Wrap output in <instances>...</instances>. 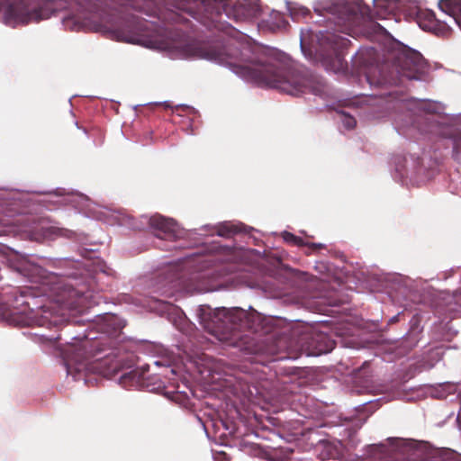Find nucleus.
<instances>
[{
    "label": "nucleus",
    "mask_w": 461,
    "mask_h": 461,
    "mask_svg": "<svg viewBox=\"0 0 461 461\" xmlns=\"http://www.w3.org/2000/svg\"><path fill=\"white\" fill-rule=\"evenodd\" d=\"M374 1H375V5L376 6H381L382 5L381 2H384V3L388 2V0H374Z\"/></svg>",
    "instance_id": "obj_22"
},
{
    "label": "nucleus",
    "mask_w": 461,
    "mask_h": 461,
    "mask_svg": "<svg viewBox=\"0 0 461 461\" xmlns=\"http://www.w3.org/2000/svg\"><path fill=\"white\" fill-rule=\"evenodd\" d=\"M44 0H0V8L5 9V19L8 24H27L45 18L42 5Z\"/></svg>",
    "instance_id": "obj_6"
},
{
    "label": "nucleus",
    "mask_w": 461,
    "mask_h": 461,
    "mask_svg": "<svg viewBox=\"0 0 461 461\" xmlns=\"http://www.w3.org/2000/svg\"><path fill=\"white\" fill-rule=\"evenodd\" d=\"M149 370V366H142L140 371L133 370L128 374V376L136 383H140L145 378V373Z\"/></svg>",
    "instance_id": "obj_18"
},
{
    "label": "nucleus",
    "mask_w": 461,
    "mask_h": 461,
    "mask_svg": "<svg viewBox=\"0 0 461 461\" xmlns=\"http://www.w3.org/2000/svg\"><path fill=\"white\" fill-rule=\"evenodd\" d=\"M68 373H70V364L68 363Z\"/></svg>",
    "instance_id": "obj_25"
},
{
    "label": "nucleus",
    "mask_w": 461,
    "mask_h": 461,
    "mask_svg": "<svg viewBox=\"0 0 461 461\" xmlns=\"http://www.w3.org/2000/svg\"><path fill=\"white\" fill-rule=\"evenodd\" d=\"M419 26L438 36L447 37L450 34V27L446 22L440 21L431 10H420L417 14Z\"/></svg>",
    "instance_id": "obj_12"
},
{
    "label": "nucleus",
    "mask_w": 461,
    "mask_h": 461,
    "mask_svg": "<svg viewBox=\"0 0 461 461\" xmlns=\"http://www.w3.org/2000/svg\"><path fill=\"white\" fill-rule=\"evenodd\" d=\"M327 9L334 15L338 30L345 34H350L359 23L362 13L359 0H333Z\"/></svg>",
    "instance_id": "obj_7"
},
{
    "label": "nucleus",
    "mask_w": 461,
    "mask_h": 461,
    "mask_svg": "<svg viewBox=\"0 0 461 461\" xmlns=\"http://www.w3.org/2000/svg\"><path fill=\"white\" fill-rule=\"evenodd\" d=\"M293 245H296L298 247L309 246L310 248L314 249H319L323 247L322 244H319V243H306L303 241V240L301 237H298V236H297V240H294Z\"/></svg>",
    "instance_id": "obj_20"
},
{
    "label": "nucleus",
    "mask_w": 461,
    "mask_h": 461,
    "mask_svg": "<svg viewBox=\"0 0 461 461\" xmlns=\"http://www.w3.org/2000/svg\"><path fill=\"white\" fill-rule=\"evenodd\" d=\"M181 11L167 10L163 14L162 20L167 24H187L189 23L183 13L199 22L210 31H219L234 37L238 31L228 22L222 21V12L228 17L232 16L237 22L256 14L257 8L247 5L245 1H236L231 5L228 0H167Z\"/></svg>",
    "instance_id": "obj_2"
},
{
    "label": "nucleus",
    "mask_w": 461,
    "mask_h": 461,
    "mask_svg": "<svg viewBox=\"0 0 461 461\" xmlns=\"http://www.w3.org/2000/svg\"><path fill=\"white\" fill-rule=\"evenodd\" d=\"M152 23L136 15L129 16L123 27L120 30L123 41L131 43H140L141 38L150 37Z\"/></svg>",
    "instance_id": "obj_9"
},
{
    "label": "nucleus",
    "mask_w": 461,
    "mask_h": 461,
    "mask_svg": "<svg viewBox=\"0 0 461 461\" xmlns=\"http://www.w3.org/2000/svg\"><path fill=\"white\" fill-rule=\"evenodd\" d=\"M385 66L369 68L366 72V80L371 86L382 87L386 85H396L398 78L384 75Z\"/></svg>",
    "instance_id": "obj_14"
},
{
    "label": "nucleus",
    "mask_w": 461,
    "mask_h": 461,
    "mask_svg": "<svg viewBox=\"0 0 461 461\" xmlns=\"http://www.w3.org/2000/svg\"><path fill=\"white\" fill-rule=\"evenodd\" d=\"M443 106L434 101H415L407 104V111L410 113V125L417 127L420 132H428L430 129L421 128L420 120L423 115L438 114L442 112Z\"/></svg>",
    "instance_id": "obj_10"
},
{
    "label": "nucleus",
    "mask_w": 461,
    "mask_h": 461,
    "mask_svg": "<svg viewBox=\"0 0 461 461\" xmlns=\"http://www.w3.org/2000/svg\"><path fill=\"white\" fill-rule=\"evenodd\" d=\"M196 53L202 59L229 67L237 75L258 85L276 88L294 96L306 93L321 95L325 93L326 84L319 76L306 68L277 67L257 61L252 58L249 46L203 43L196 47Z\"/></svg>",
    "instance_id": "obj_1"
},
{
    "label": "nucleus",
    "mask_w": 461,
    "mask_h": 461,
    "mask_svg": "<svg viewBox=\"0 0 461 461\" xmlns=\"http://www.w3.org/2000/svg\"><path fill=\"white\" fill-rule=\"evenodd\" d=\"M438 7L461 28V0H440Z\"/></svg>",
    "instance_id": "obj_16"
},
{
    "label": "nucleus",
    "mask_w": 461,
    "mask_h": 461,
    "mask_svg": "<svg viewBox=\"0 0 461 461\" xmlns=\"http://www.w3.org/2000/svg\"><path fill=\"white\" fill-rule=\"evenodd\" d=\"M70 360L77 364L76 370H89L103 376L116 374L122 366L116 349L112 347V339L106 336L95 339L85 337L78 345L69 349Z\"/></svg>",
    "instance_id": "obj_3"
},
{
    "label": "nucleus",
    "mask_w": 461,
    "mask_h": 461,
    "mask_svg": "<svg viewBox=\"0 0 461 461\" xmlns=\"http://www.w3.org/2000/svg\"><path fill=\"white\" fill-rule=\"evenodd\" d=\"M394 68L402 77L408 79H420L425 68V60L417 50H404L396 57Z\"/></svg>",
    "instance_id": "obj_8"
},
{
    "label": "nucleus",
    "mask_w": 461,
    "mask_h": 461,
    "mask_svg": "<svg viewBox=\"0 0 461 461\" xmlns=\"http://www.w3.org/2000/svg\"><path fill=\"white\" fill-rule=\"evenodd\" d=\"M309 354L321 355L330 352L335 348V342L331 340L325 333L316 332L309 338Z\"/></svg>",
    "instance_id": "obj_15"
},
{
    "label": "nucleus",
    "mask_w": 461,
    "mask_h": 461,
    "mask_svg": "<svg viewBox=\"0 0 461 461\" xmlns=\"http://www.w3.org/2000/svg\"><path fill=\"white\" fill-rule=\"evenodd\" d=\"M216 332L222 339H239L243 331L258 333L263 328V318L256 311L246 312L240 307L219 308L214 313Z\"/></svg>",
    "instance_id": "obj_5"
},
{
    "label": "nucleus",
    "mask_w": 461,
    "mask_h": 461,
    "mask_svg": "<svg viewBox=\"0 0 461 461\" xmlns=\"http://www.w3.org/2000/svg\"><path fill=\"white\" fill-rule=\"evenodd\" d=\"M242 226L231 222H224L217 227V234L221 237L230 238L240 232Z\"/></svg>",
    "instance_id": "obj_17"
},
{
    "label": "nucleus",
    "mask_w": 461,
    "mask_h": 461,
    "mask_svg": "<svg viewBox=\"0 0 461 461\" xmlns=\"http://www.w3.org/2000/svg\"><path fill=\"white\" fill-rule=\"evenodd\" d=\"M282 236L284 240L287 243L294 244V240H297V236L288 231H284Z\"/></svg>",
    "instance_id": "obj_21"
},
{
    "label": "nucleus",
    "mask_w": 461,
    "mask_h": 461,
    "mask_svg": "<svg viewBox=\"0 0 461 461\" xmlns=\"http://www.w3.org/2000/svg\"><path fill=\"white\" fill-rule=\"evenodd\" d=\"M300 11H301L302 14H303V15H305L308 12L307 9H305V8H301Z\"/></svg>",
    "instance_id": "obj_24"
},
{
    "label": "nucleus",
    "mask_w": 461,
    "mask_h": 461,
    "mask_svg": "<svg viewBox=\"0 0 461 461\" xmlns=\"http://www.w3.org/2000/svg\"><path fill=\"white\" fill-rule=\"evenodd\" d=\"M282 23H283V25H285V23L284 19H282Z\"/></svg>",
    "instance_id": "obj_26"
},
{
    "label": "nucleus",
    "mask_w": 461,
    "mask_h": 461,
    "mask_svg": "<svg viewBox=\"0 0 461 461\" xmlns=\"http://www.w3.org/2000/svg\"><path fill=\"white\" fill-rule=\"evenodd\" d=\"M149 224L150 228L157 231L156 235L160 239H171L176 237L177 224L171 218L155 214L149 218Z\"/></svg>",
    "instance_id": "obj_13"
},
{
    "label": "nucleus",
    "mask_w": 461,
    "mask_h": 461,
    "mask_svg": "<svg viewBox=\"0 0 461 461\" xmlns=\"http://www.w3.org/2000/svg\"><path fill=\"white\" fill-rule=\"evenodd\" d=\"M397 321H398V315L393 316V318H391L390 321H389V323H394Z\"/></svg>",
    "instance_id": "obj_23"
},
{
    "label": "nucleus",
    "mask_w": 461,
    "mask_h": 461,
    "mask_svg": "<svg viewBox=\"0 0 461 461\" xmlns=\"http://www.w3.org/2000/svg\"><path fill=\"white\" fill-rule=\"evenodd\" d=\"M340 121L348 130H352L357 124L356 119L353 116L344 113L340 114Z\"/></svg>",
    "instance_id": "obj_19"
},
{
    "label": "nucleus",
    "mask_w": 461,
    "mask_h": 461,
    "mask_svg": "<svg viewBox=\"0 0 461 461\" xmlns=\"http://www.w3.org/2000/svg\"><path fill=\"white\" fill-rule=\"evenodd\" d=\"M320 42L321 46L330 48L334 52L335 59L332 69H342L344 68L342 50L348 47L349 40L335 32H327L325 34H321Z\"/></svg>",
    "instance_id": "obj_11"
},
{
    "label": "nucleus",
    "mask_w": 461,
    "mask_h": 461,
    "mask_svg": "<svg viewBox=\"0 0 461 461\" xmlns=\"http://www.w3.org/2000/svg\"><path fill=\"white\" fill-rule=\"evenodd\" d=\"M50 296L51 300L49 303L43 304L32 313V325L47 328L61 325L66 320L67 312L81 311L86 307V300L88 298L86 292L64 281L53 284Z\"/></svg>",
    "instance_id": "obj_4"
}]
</instances>
